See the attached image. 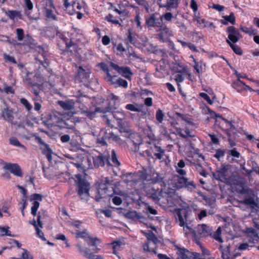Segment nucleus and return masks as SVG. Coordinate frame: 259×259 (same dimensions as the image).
<instances>
[{"instance_id":"obj_7","label":"nucleus","mask_w":259,"mask_h":259,"mask_svg":"<svg viewBox=\"0 0 259 259\" xmlns=\"http://www.w3.org/2000/svg\"><path fill=\"white\" fill-rule=\"evenodd\" d=\"M174 187L177 189L184 187L188 190H194L196 188V186L193 181H189L187 178L181 176L178 177L175 182L173 183Z\"/></svg>"},{"instance_id":"obj_30","label":"nucleus","mask_w":259,"mask_h":259,"mask_svg":"<svg viewBox=\"0 0 259 259\" xmlns=\"http://www.w3.org/2000/svg\"><path fill=\"white\" fill-rule=\"evenodd\" d=\"M56 125L60 128L65 127V116L60 115L59 116L55 115L53 119Z\"/></svg>"},{"instance_id":"obj_19","label":"nucleus","mask_w":259,"mask_h":259,"mask_svg":"<svg viewBox=\"0 0 259 259\" xmlns=\"http://www.w3.org/2000/svg\"><path fill=\"white\" fill-rule=\"evenodd\" d=\"M76 246L79 253L88 259H103V257L101 255H95L93 253L90 252L89 250L87 248L82 246L79 243H78Z\"/></svg>"},{"instance_id":"obj_35","label":"nucleus","mask_w":259,"mask_h":259,"mask_svg":"<svg viewBox=\"0 0 259 259\" xmlns=\"http://www.w3.org/2000/svg\"><path fill=\"white\" fill-rule=\"evenodd\" d=\"M202 163H196L193 162L192 164L195 166L196 170L199 173L200 175L204 177H206L208 174L205 169H204L201 165Z\"/></svg>"},{"instance_id":"obj_12","label":"nucleus","mask_w":259,"mask_h":259,"mask_svg":"<svg viewBox=\"0 0 259 259\" xmlns=\"http://www.w3.org/2000/svg\"><path fill=\"white\" fill-rule=\"evenodd\" d=\"M68 225L70 226H72L74 227L76 229V238H83L88 245H90V243H89V239L91 237L87 232L86 230H84L82 231H79L78 229H81V223L79 221H76L74 223H72L70 222L68 223Z\"/></svg>"},{"instance_id":"obj_23","label":"nucleus","mask_w":259,"mask_h":259,"mask_svg":"<svg viewBox=\"0 0 259 259\" xmlns=\"http://www.w3.org/2000/svg\"><path fill=\"white\" fill-rule=\"evenodd\" d=\"M103 140H108L110 141L115 142L116 143L119 145H122L124 143V142L121 140L118 136H116L113 133L111 132H105V134L103 136Z\"/></svg>"},{"instance_id":"obj_43","label":"nucleus","mask_w":259,"mask_h":259,"mask_svg":"<svg viewBox=\"0 0 259 259\" xmlns=\"http://www.w3.org/2000/svg\"><path fill=\"white\" fill-rule=\"evenodd\" d=\"M9 141L10 144L14 146L20 147L22 148L24 150H26V148L25 146H24L23 145H22L16 138L11 137L9 139Z\"/></svg>"},{"instance_id":"obj_46","label":"nucleus","mask_w":259,"mask_h":259,"mask_svg":"<svg viewBox=\"0 0 259 259\" xmlns=\"http://www.w3.org/2000/svg\"><path fill=\"white\" fill-rule=\"evenodd\" d=\"M125 109L134 112H140L141 111V109L138 104H127L125 106Z\"/></svg>"},{"instance_id":"obj_55","label":"nucleus","mask_w":259,"mask_h":259,"mask_svg":"<svg viewBox=\"0 0 259 259\" xmlns=\"http://www.w3.org/2000/svg\"><path fill=\"white\" fill-rule=\"evenodd\" d=\"M224 19L228 22H230L231 24H234L235 23V17L233 13H231L229 16H224Z\"/></svg>"},{"instance_id":"obj_3","label":"nucleus","mask_w":259,"mask_h":259,"mask_svg":"<svg viewBox=\"0 0 259 259\" xmlns=\"http://www.w3.org/2000/svg\"><path fill=\"white\" fill-rule=\"evenodd\" d=\"M66 158L68 159V161L66 163L68 165L67 167L69 170V168L71 165L83 172L88 169L93 168L92 157L84 152L74 153L73 155L66 154Z\"/></svg>"},{"instance_id":"obj_22","label":"nucleus","mask_w":259,"mask_h":259,"mask_svg":"<svg viewBox=\"0 0 259 259\" xmlns=\"http://www.w3.org/2000/svg\"><path fill=\"white\" fill-rule=\"evenodd\" d=\"M1 115L4 120L8 122H11L14 119L13 110L8 106L2 109Z\"/></svg>"},{"instance_id":"obj_47","label":"nucleus","mask_w":259,"mask_h":259,"mask_svg":"<svg viewBox=\"0 0 259 259\" xmlns=\"http://www.w3.org/2000/svg\"><path fill=\"white\" fill-rule=\"evenodd\" d=\"M56 36L58 38L60 39V40L58 41V46L61 49L63 48V45L65 43V38L63 34L60 33L58 30H56Z\"/></svg>"},{"instance_id":"obj_14","label":"nucleus","mask_w":259,"mask_h":259,"mask_svg":"<svg viewBox=\"0 0 259 259\" xmlns=\"http://www.w3.org/2000/svg\"><path fill=\"white\" fill-rule=\"evenodd\" d=\"M227 32L228 34V39L233 44L236 43L242 37L239 30L234 26H229L227 28Z\"/></svg>"},{"instance_id":"obj_4","label":"nucleus","mask_w":259,"mask_h":259,"mask_svg":"<svg viewBox=\"0 0 259 259\" xmlns=\"http://www.w3.org/2000/svg\"><path fill=\"white\" fill-rule=\"evenodd\" d=\"M232 165L230 164H222L221 167L214 174V178L227 184H234V175L232 170Z\"/></svg>"},{"instance_id":"obj_57","label":"nucleus","mask_w":259,"mask_h":259,"mask_svg":"<svg viewBox=\"0 0 259 259\" xmlns=\"http://www.w3.org/2000/svg\"><path fill=\"white\" fill-rule=\"evenodd\" d=\"M9 227L5 228L0 227V233L1 235L2 236H14V235H12L11 234V232L9 230Z\"/></svg>"},{"instance_id":"obj_1","label":"nucleus","mask_w":259,"mask_h":259,"mask_svg":"<svg viewBox=\"0 0 259 259\" xmlns=\"http://www.w3.org/2000/svg\"><path fill=\"white\" fill-rule=\"evenodd\" d=\"M111 109L106 112L102 116L103 121L106 125L111 127H114L115 123L117 125V128L121 133L125 134V136L130 139H133L136 137H139V136L132 132L127 122L125 120V115L123 112H115L112 113L110 112Z\"/></svg>"},{"instance_id":"obj_40","label":"nucleus","mask_w":259,"mask_h":259,"mask_svg":"<svg viewBox=\"0 0 259 259\" xmlns=\"http://www.w3.org/2000/svg\"><path fill=\"white\" fill-rule=\"evenodd\" d=\"M134 175L135 174L134 173H126L122 175L121 177L124 182L125 183H128L130 182L134 181Z\"/></svg>"},{"instance_id":"obj_48","label":"nucleus","mask_w":259,"mask_h":259,"mask_svg":"<svg viewBox=\"0 0 259 259\" xmlns=\"http://www.w3.org/2000/svg\"><path fill=\"white\" fill-rule=\"evenodd\" d=\"M16 38L18 41H21L24 38V31L22 28L16 29Z\"/></svg>"},{"instance_id":"obj_51","label":"nucleus","mask_w":259,"mask_h":259,"mask_svg":"<svg viewBox=\"0 0 259 259\" xmlns=\"http://www.w3.org/2000/svg\"><path fill=\"white\" fill-rule=\"evenodd\" d=\"M113 16L112 14H109L105 17V20L107 21L108 22H111L112 24H115V25H117V24L120 25L118 20H116V19H113Z\"/></svg>"},{"instance_id":"obj_16","label":"nucleus","mask_w":259,"mask_h":259,"mask_svg":"<svg viewBox=\"0 0 259 259\" xmlns=\"http://www.w3.org/2000/svg\"><path fill=\"white\" fill-rule=\"evenodd\" d=\"M110 66L114 69L116 70L117 72L125 77L127 79H130L131 75H133V73L131 71L130 68L127 66L120 67L118 65L113 63H110Z\"/></svg>"},{"instance_id":"obj_60","label":"nucleus","mask_w":259,"mask_h":259,"mask_svg":"<svg viewBox=\"0 0 259 259\" xmlns=\"http://www.w3.org/2000/svg\"><path fill=\"white\" fill-rule=\"evenodd\" d=\"M112 244L113 246V253L116 254V249L120 247L122 243L120 241H114L112 243Z\"/></svg>"},{"instance_id":"obj_21","label":"nucleus","mask_w":259,"mask_h":259,"mask_svg":"<svg viewBox=\"0 0 259 259\" xmlns=\"http://www.w3.org/2000/svg\"><path fill=\"white\" fill-rule=\"evenodd\" d=\"M4 168L10 171L12 174L17 177H22L21 168L16 163H7L5 164Z\"/></svg>"},{"instance_id":"obj_37","label":"nucleus","mask_w":259,"mask_h":259,"mask_svg":"<svg viewBox=\"0 0 259 259\" xmlns=\"http://www.w3.org/2000/svg\"><path fill=\"white\" fill-rule=\"evenodd\" d=\"M104 79L107 82L112 85H116L118 79L116 75H112L110 73H107Z\"/></svg>"},{"instance_id":"obj_44","label":"nucleus","mask_w":259,"mask_h":259,"mask_svg":"<svg viewBox=\"0 0 259 259\" xmlns=\"http://www.w3.org/2000/svg\"><path fill=\"white\" fill-rule=\"evenodd\" d=\"M76 10L74 9L73 4H70L68 2V0H66V12L70 15L75 14Z\"/></svg>"},{"instance_id":"obj_38","label":"nucleus","mask_w":259,"mask_h":259,"mask_svg":"<svg viewBox=\"0 0 259 259\" xmlns=\"http://www.w3.org/2000/svg\"><path fill=\"white\" fill-rule=\"evenodd\" d=\"M226 41L235 53L239 55H241L243 54V51L239 46L234 45L233 43L230 42V40H226Z\"/></svg>"},{"instance_id":"obj_63","label":"nucleus","mask_w":259,"mask_h":259,"mask_svg":"<svg viewBox=\"0 0 259 259\" xmlns=\"http://www.w3.org/2000/svg\"><path fill=\"white\" fill-rule=\"evenodd\" d=\"M229 153L230 155L235 158H238L241 156L240 153L237 151L235 148L229 150Z\"/></svg>"},{"instance_id":"obj_39","label":"nucleus","mask_w":259,"mask_h":259,"mask_svg":"<svg viewBox=\"0 0 259 259\" xmlns=\"http://www.w3.org/2000/svg\"><path fill=\"white\" fill-rule=\"evenodd\" d=\"M136 3L139 6L143 7L147 13H149L151 11V8L149 6V3L146 0H135Z\"/></svg>"},{"instance_id":"obj_45","label":"nucleus","mask_w":259,"mask_h":259,"mask_svg":"<svg viewBox=\"0 0 259 259\" xmlns=\"http://www.w3.org/2000/svg\"><path fill=\"white\" fill-rule=\"evenodd\" d=\"M221 228L219 227L217 230V231L213 234L212 233V235L211 236L213 239H214L215 240L220 242H223V239L221 237Z\"/></svg>"},{"instance_id":"obj_56","label":"nucleus","mask_w":259,"mask_h":259,"mask_svg":"<svg viewBox=\"0 0 259 259\" xmlns=\"http://www.w3.org/2000/svg\"><path fill=\"white\" fill-rule=\"evenodd\" d=\"M240 29L244 33L249 34L250 35H254L255 34L254 30L251 28H248L245 26H241Z\"/></svg>"},{"instance_id":"obj_49","label":"nucleus","mask_w":259,"mask_h":259,"mask_svg":"<svg viewBox=\"0 0 259 259\" xmlns=\"http://www.w3.org/2000/svg\"><path fill=\"white\" fill-rule=\"evenodd\" d=\"M111 160L113 163V165L118 166L120 165L119 161L117 159V156L114 150L111 151Z\"/></svg>"},{"instance_id":"obj_26","label":"nucleus","mask_w":259,"mask_h":259,"mask_svg":"<svg viewBox=\"0 0 259 259\" xmlns=\"http://www.w3.org/2000/svg\"><path fill=\"white\" fill-rule=\"evenodd\" d=\"M142 247L144 252L145 253L153 252L155 254H157L156 250L157 249V245H154L152 242L146 241L143 244Z\"/></svg>"},{"instance_id":"obj_29","label":"nucleus","mask_w":259,"mask_h":259,"mask_svg":"<svg viewBox=\"0 0 259 259\" xmlns=\"http://www.w3.org/2000/svg\"><path fill=\"white\" fill-rule=\"evenodd\" d=\"M101 241L100 239L97 237H90L89 239V243H90V246H94V248L93 249L94 253H98L100 250V248H98L97 246L100 244Z\"/></svg>"},{"instance_id":"obj_8","label":"nucleus","mask_w":259,"mask_h":259,"mask_svg":"<svg viewBox=\"0 0 259 259\" xmlns=\"http://www.w3.org/2000/svg\"><path fill=\"white\" fill-rule=\"evenodd\" d=\"M109 157L110 153L108 151H105L103 153H100L99 155L95 157H92L93 167L95 168L102 167L104 166L105 163L108 166L111 165L109 161Z\"/></svg>"},{"instance_id":"obj_31","label":"nucleus","mask_w":259,"mask_h":259,"mask_svg":"<svg viewBox=\"0 0 259 259\" xmlns=\"http://www.w3.org/2000/svg\"><path fill=\"white\" fill-rule=\"evenodd\" d=\"M6 14L10 19L13 20L14 21H17L19 19H21V14L20 11H8Z\"/></svg>"},{"instance_id":"obj_20","label":"nucleus","mask_w":259,"mask_h":259,"mask_svg":"<svg viewBox=\"0 0 259 259\" xmlns=\"http://www.w3.org/2000/svg\"><path fill=\"white\" fill-rule=\"evenodd\" d=\"M247 240L250 244H255L259 241V236L256 231L252 228H248L246 229Z\"/></svg>"},{"instance_id":"obj_50","label":"nucleus","mask_w":259,"mask_h":259,"mask_svg":"<svg viewBox=\"0 0 259 259\" xmlns=\"http://www.w3.org/2000/svg\"><path fill=\"white\" fill-rule=\"evenodd\" d=\"M225 149H218L216 150L215 153L214 154V157L220 160V158L223 157L225 153Z\"/></svg>"},{"instance_id":"obj_27","label":"nucleus","mask_w":259,"mask_h":259,"mask_svg":"<svg viewBox=\"0 0 259 259\" xmlns=\"http://www.w3.org/2000/svg\"><path fill=\"white\" fill-rule=\"evenodd\" d=\"M232 87L237 90L238 91H240L242 90H246L248 89V90H251V88L249 86L246 85L243 81L240 80L239 79H237L235 80L233 84Z\"/></svg>"},{"instance_id":"obj_61","label":"nucleus","mask_w":259,"mask_h":259,"mask_svg":"<svg viewBox=\"0 0 259 259\" xmlns=\"http://www.w3.org/2000/svg\"><path fill=\"white\" fill-rule=\"evenodd\" d=\"M141 18L140 16V15L137 14L134 18V22H135V24L136 25V26L137 28L141 29L142 26H141Z\"/></svg>"},{"instance_id":"obj_11","label":"nucleus","mask_w":259,"mask_h":259,"mask_svg":"<svg viewBox=\"0 0 259 259\" xmlns=\"http://www.w3.org/2000/svg\"><path fill=\"white\" fill-rule=\"evenodd\" d=\"M102 103V105L101 106L96 108L95 111H84L85 115L92 119L95 117L96 112H106L111 109L108 100H103Z\"/></svg>"},{"instance_id":"obj_13","label":"nucleus","mask_w":259,"mask_h":259,"mask_svg":"<svg viewBox=\"0 0 259 259\" xmlns=\"http://www.w3.org/2000/svg\"><path fill=\"white\" fill-rule=\"evenodd\" d=\"M34 137L35 141L40 145V149L42 150L43 153L46 156L49 161L51 162L52 155L53 152L49 145L45 143L39 136H34Z\"/></svg>"},{"instance_id":"obj_28","label":"nucleus","mask_w":259,"mask_h":259,"mask_svg":"<svg viewBox=\"0 0 259 259\" xmlns=\"http://www.w3.org/2000/svg\"><path fill=\"white\" fill-rule=\"evenodd\" d=\"M197 22L199 24L200 27H208L210 30L214 29L216 28L213 22H208L200 17L197 19Z\"/></svg>"},{"instance_id":"obj_9","label":"nucleus","mask_w":259,"mask_h":259,"mask_svg":"<svg viewBox=\"0 0 259 259\" xmlns=\"http://www.w3.org/2000/svg\"><path fill=\"white\" fill-rule=\"evenodd\" d=\"M158 14L157 13H152L149 17L146 18V24L149 30L153 28H158L161 27L163 23L162 17L159 18H157L156 16Z\"/></svg>"},{"instance_id":"obj_52","label":"nucleus","mask_w":259,"mask_h":259,"mask_svg":"<svg viewBox=\"0 0 259 259\" xmlns=\"http://www.w3.org/2000/svg\"><path fill=\"white\" fill-rule=\"evenodd\" d=\"M39 206V203L37 201H34L33 205L31 208V213L33 215H36V212Z\"/></svg>"},{"instance_id":"obj_53","label":"nucleus","mask_w":259,"mask_h":259,"mask_svg":"<svg viewBox=\"0 0 259 259\" xmlns=\"http://www.w3.org/2000/svg\"><path fill=\"white\" fill-rule=\"evenodd\" d=\"M164 116L162 111L159 109L156 113V119L159 123H162Z\"/></svg>"},{"instance_id":"obj_62","label":"nucleus","mask_w":259,"mask_h":259,"mask_svg":"<svg viewBox=\"0 0 259 259\" xmlns=\"http://www.w3.org/2000/svg\"><path fill=\"white\" fill-rule=\"evenodd\" d=\"M116 85L118 87H122L124 88H126L127 87V82L123 79L118 78Z\"/></svg>"},{"instance_id":"obj_10","label":"nucleus","mask_w":259,"mask_h":259,"mask_svg":"<svg viewBox=\"0 0 259 259\" xmlns=\"http://www.w3.org/2000/svg\"><path fill=\"white\" fill-rule=\"evenodd\" d=\"M141 178L149 183L161 184L163 183L162 175L155 171H151L146 175L143 174L141 175Z\"/></svg>"},{"instance_id":"obj_6","label":"nucleus","mask_w":259,"mask_h":259,"mask_svg":"<svg viewBox=\"0 0 259 259\" xmlns=\"http://www.w3.org/2000/svg\"><path fill=\"white\" fill-rule=\"evenodd\" d=\"M106 183H101L98 187L94 190V194L92 196L97 201H99L102 198L110 196L111 194L109 192L108 185L109 184V180H106Z\"/></svg>"},{"instance_id":"obj_54","label":"nucleus","mask_w":259,"mask_h":259,"mask_svg":"<svg viewBox=\"0 0 259 259\" xmlns=\"http://www.w3.org/2000/svg\"><path fill=\"white\" fill-rule=\"evenodd\" d=\"M23 253L21 254V259H33V256L25 249H23Z\"/></svg>"},{"instance_id":"obj_5","label":"nucleus","mask_w":259,"mask_h":259,"mask_svg":"<svg viewBox=\"0 0 259 259\" xmlns=\"http://www.w3.org/2000/svg\"><path fill=\"white\" fill-rule=\"evenodd\" d=\"M76 180L75 181L77 185V193L80 199L87 202L90 199L89 190L90 183L79 174L75 175Z\"/></svg>"},{"instance_id":"obj_17","label":"nucleus","mask_w":259,"mask_h":259,"mask_svg":"<svg viewBox=\"0 0 259 259\" xmlns=\"http://www.w3.org/2000/svg\"><path fill=\"white\" fill-rule=\"evenodd\" d=\"M178 57L174 56V61H172L171 65V69L174 72L188 73V68L181 62Z\"/></svg>"},{"instance_id":"obj_18","label":"nucleus","mask_w":259,"mask_h":259,"mask_svg":"<svg viewBox=\"0 0 259 259\" xmlns=\"http://www.w3.org/2000/svg\"><path fill=\"white\" fill-rule=\"evenodd\" d=\"M124 216L129 220L133 221H139L140 223H144L146 221L145 218L140 212L135 210L128 211L124 213Z\"/></svg>"},{"instance_id":"obj_24","label":"nucleus","mask_w":259,"mask_h":259,"mask_svg":"<svg viewBox=\"0 0 259 259\" xmlns=\"http://www.w3.org/2000/svg\"><path fill=\"white\" fill-rule=\"evenodd\" d=\"M177 259H190L192 252H190L185 248H181L177 246Z\"/></svg>"},{"instance_id":"obj_42","label":"nucleus","mask_w":259,"mask_h":259,"mask_svg":"<svg viewBox=\"0 0 259 259\" xmlns=\"http://www.w3.org/2000/svg\"><path fill=\"white\" fill-rule=\"evenodd\" d=\"M30 74V73H27L23 78V82L25 84L31 87L36 86L37 83L36 81L31 80V78L29 77Z\"/></svg>"},{"instance_id":"obj_15","label":"nucleus","mask_w":259,"mask_h":259,"mask_svg":"<svg viewBox=\"0 0 259 259\" xmlns=\"http://www.w3.org/2000/svg\"><path fill=\"white\" fill-rule=\"evenodd\" d=\"M75 102L71 100H67L66 101V120L69 121L70 120H73L74 121H78V118H74L73 115L76 113L73 110V107Z\"/></svg>"},{"instance_id":"obj_59","label":"nucleus","mask_w":259,"mask_h":259,"mask_svg":"<svg viewBox=\"0 0 259 259\" xmlns=\"http://www.w3.org/2000/svg\"><path fill=\"white\" fill-rule=\"evenodd\" d=\"M147 241L152 242L154 245H157V243L158 242V239L154 234H152L147 237Z\"/></svg>"},{"instance_id":"obj_33","label":"nucleus","mask_w":259,"mask_h":259,"mask_svg":"<svg viewBox=\"0 0 259 259\" xmlns=\"http://www.w3.org/2000/svg\"><path fill=\"white\" fill-rule=\"evenodd\" d=\"M50 5V8H46L45 10V15L46 17L49 19L51 20H55L56 16L54 14V8L52 7V3L51 4L49 3Z\"/></svg>"},{"instance_id":"obj_58","label":"nucleus","mask_w":259,"mask_h":259,"mask_svg":"<svg viewBox=\"0 0 259 259\" xmlns=\"http://www.w3.org/2000/svg\"><path fill=\"white\" fill-rule=\"evenodd\" d=\"M20 103L26 108L28 111H30L32 106L28 102V101L25 98H21L20 99Z\"/></svg>"},{"instance_id":"obj_34","label":"nucleus","mask_w":259,"mask_h":259,"mask_svg":"<svg viewBox=\"0 0 259 259\" xmlns=\"http://www.w3.org/2000/svg\"><path fill=\"white\" fill-rule=\"evenodd\" d=\"M185 166V163L183 160H180L176 166V171L181 176H184L186 175V172L183 169V168Z\"/></svg>"},{"instance_id":"obj_32","label":"nucleus","mask_w":259,"mask_h":259,"mask_svg":"<svg viewBox=\"0 0 259 259\" xmlns=\"http://www.w3.org/2000/svg\"><path fill=\"white\" fill-rule=\"evenodd\" d=\"M186 74L190 75V74H188V72H175V73L173 74L172 75L174 76V79L177 82L178 86L180 85V83L182 82L184 80V77Z\"/></svg>"},{"instance_id":"obj_36","label":"nucleus","mask_w":259,"mask_h":259,"mask_svg":"<svg viewBox=\"0 0 259 259\" xmlns=\"http://www.w3.org/2000/svg\"><path fill=\"white\" fill-rule=\"evenodd\" d=\"M178 0H167L165 9L168 11L176 9L178 7Z\"/></svg>"},{"instance_id":"obj_41","label":"nucleus","mask_w":259,"mask_h":259,"mask_svg":"<svg viewBox=\"0 0 259 259\" xmlns=\"http://www.w3.org/2000/svg\"><path fill=\"white\" fill-rule=\"evenodd\" d=\"M254 197H248L244 199L243 201H241L240 203L246 205H249L253 207L254 206L256 205V203L254 200Z\"/></svg>"},{"instance_id":"obj_25","label":"nucleus","mask_w":259,"mask_h":259,"mask_svg":"<svg viewBox=\"0 0 259 259\" xmlns=\"http://www.w3.org/2000/svg\"><path fill=\"white\" fill-rule=\"evenodd\" d=\"M158 30L160 32L158 34V36L160 40H162L164 37L171 36V30L166 27L164 23L161 25V27L158 28Z\"/></svg>"},{"instance_id":"obj_2","label":"nucleus","mask_w":259,"mask_h":259,"mask_svg":"<svg viewBox=\"0 0 259 259\" xmlns=\"http://www.w3.org/2000/svg\"><path fill=\"white\" fill-rule=\"evenodd\" d=\"M175 215L176 219L179 220L180 226L183 227L184 230L186 227L187 229L192 232L193 234L194 241L197 244H200V238L212 235V229L205 224L198 225L196 230H193L188 227L186 224L187 215L185 210L178 209L175 211Z\"/></svg>"},{"instance_id":"obj_64","label":"nucleus","mask_w":259,"mask_h":259,"mask_svg":"<svg viewBox=\"0 0 259 259\" xmlns=\"http://www.w3.org/2000/svg\"><path fill=\"white\" fill-rule=\"evenodd\" d=\"M199 96L205 100L208 104L210 105L213 104L212 101L207 94L205 93H200L199 94Z\"/></svg>"}]
</instances>
